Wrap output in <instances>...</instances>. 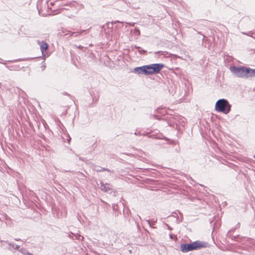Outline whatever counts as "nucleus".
<instances>
[{"mask_svg": "<svg viewBox=\"0 0 255 255\" xmlns=\"http://www.w3.org/2000/svg\"><path fill=\"white\" fill-rule=\"evenodd\" d=\"M3 242L7 244L8 247L7 249L11 252H13V250H17L20 248V245H18L14 243L9 242L8 241H4Z\"/></svg>", "mask_w": 255, "mask_h": 255, "instance_id": "nucleus-11", "label": "nucleus"}, {"mask_svg": "<svg viewBox=\"0 0 255 255\" xmlns=\"http://www.w3.org/2000/svg\"><path fill=\"white\" fill-rule=\"evenodd\" d=\"M230 71L236 77L247 79L249 77H255V69L244 66L231 65L230 68Z\"/></svg>", "mask_w": 255, "mask_h": 255, "instance_id": "nucleus-1", "label": "nucleus"}, {"mask_svg": "<svg viewBox=\"0 0 255 255\" xmlns=\"http://www.w3.org/2000/svg\"><path fill=\"white\" fill-rule=\"evenodd\" d=\"M254 158L255 159V155H254Z\"/></svg>", "mask_w": 255, "mask_h": 255, "instance_id": "nucleus-58", "label": "nucleus"}, {"mask_svg": "<svg viewBox=\"0 0 255 255\" xmlns=\"http://www.w3.org/2000/svg\"><path fill=\"white\" fill-rule=\"evenodd\" d=\"M25 255H33L32 253L27 251Z\"/></svg>", "mask_w": 255, "mask_h": 255, "instance_id": "nucleus-40", "label": "nucleus"}, {"mask_svg": "<svg viewBox=\"0 0 255 255\" xmlns=\"http://www.w3.org/2000/svg\"><path fill=\"white\" fill-rule=\"evenodd\" d=\"M231 107L232 105L227 99H220L216 102L215 110L218 112L227 115L231 111Z\"/></svg>", "mask_w": 255, "mask_h": 255, "instance_id": "nucleus-2", "label": "nucleus"}, {"mask_svg": "<svg viewBox=\"0 0 255 255\" xmlns=\"http://www.w3.org/2000/svg\"><path fill=\"white\" fill-rule=\"evenodd\" d=\"M169 92L170 94H172V93H173V92H171V91H170V90H169Z\"/></svg>", "mask_w": 255, "mask_h": 255, "instance_id": "nucleus-50", "label": "nucleus"}, {"mask_svg": "<svg viewBox=\"0 0 255 255\" xmlns=\"http://www.w3.org/2000/svg\"><path fill=\"white\" fill-rule=\"evenodd\" d=\"M79 159H80V160H82V161H84V159H83V158L81 157H79Z\"/></svg>", "mask_w": 255, "mask_h": 255, "instance_id": "nucleus-46", "label": "nucleus"}, {"mask_svg": "<svg viewBox=\"0 0 255 255\" xmlns=\"http://www.w3.org/2000/svg\"><path fill=\"white\" fill-rule=\"evenodd\" d=\"M153 117L155 119L159 121H162L163 122H165L166 124H167L168 126L174 128V124L173 123V122L169 120V119H168L167 118H162L159 115H153Z\"/></svg>", "mask_w": 255, "mask_h": 255, "instance_id": "nucleus-10", "label": "nucleus"}, {"mask_svg": "<svg viewBox=\"0 0 255 255\" xmlns=\"http://www.w3.org/2000/svg\"><path fill=\"white\" fill-rule=\"evenodd\" d=\"M75 239L79 240V241L80 240L82 241L84 239V237L80 235H75Z\"/></svg>", "mask_w": 255, "mask_h": 255, "instance_id": "nucleus-30", "label": "nucleus"}, {"mask_svg": "<svg viewBox=\"0 0 255 255\" xmlns=\"http://www.w3.org/2000/svg\"><path fill=\"white\" fill-rule=\"evenodd\" d=\"M145 221L147 223L150 228L153 229L155 228V227L153 226L154 225L150 223V220H146Z\"/></svg>", "mask_w": 255, "mask_h": 255, "instance_id": "nucleus-31", "label": "nucleus"}, {"mask_svg": "<svg viewBox=\"0 0 255 255\" xmlns=\"http://www.w3.org/2000/svg\"><path fill=\"white\" fill-rule=\"evenodd\" d=\"M150 221L151 224L154 225L157 222V219L155 220L154 219H152L151 220H150Z\"/></svg>", "mask_w": 255, "mask_h": 255, "instance_id": "nucleus-35", "label": "nucleus"}, {"mask_svg": "<svg viewBox=\"0 0 255 255\" xmlns=\"http://www.w3.org/2000/svg\"><path fill=\"white\" fill-rule=\"evenodd\" d=\"M83 47L82 46H81L80 45L79 47H78V48L79 49H82Z\"/></svg>", "mask_w": 255, "mask_h": 255, "instance_id": "nucleus-48", "label": "nucleus"}, {"mask_svg": "<svg viewBox=\"0 0 255 255\" xmlns=\"http://www.w3.org/2000/svg\"><path fill=\"white\" fill-rule=\"evenodd\" d=\"M116 22H119V21H114V22H108L106 23V25H107V28L108 29H113V25L114 23H116Z\"/></svg>", "mask_w": 255, "mask_h": 255, "instance_id": "nucleus-22", "label": "nucleus"}, {"mask_svg": "<svg viewBox=\"0 0 255 255\" xmlns=\"http://www.w3.org/2000/svg\"><path fill=\"white\" fill-rule=\"evenodd\" d=\"M76 2L74 1H69V2H66L65 4H64V5L68 6L70 7L76 6Z\"/></svg>", "mask_w": 255, "mask_h": 255, "instance_id": "nucleus-23", "label": "nucleus"}, {"mask_svg": "<svg viewBox=\"0 0 255 255\" xmlns=\"http://www.w3.org/2000/svg\"><path fill=\"white\" fill-rule=\"evenodd\" d=\"M58 126L60 127V128H62V127L64 128V126L63 125V124L60 122V121H58Z\"/></svg>", "mask_w": 255, "mask_h": 255, "instance_id": "nucleus-36", "label": "nucleus"}, {"mask_svg": "<svg viewBox=\"0 0 255 255\" xmlns=\"http://www.w3.org/2000/svg\"><path fill=\"white\" fill-rule=\"evenodd\" d=\"M50 4L51 5H53L54 4V2H51Z\"/></svg>", "mask_w": 255, "mask_h": 255, "instance_id": "nucleus-47", "label": "nucleus"}, {"mask_svg": "<svg viewBox=\"0 0 255 255\" xmlns=\"http://www.w3.org/2000/svg\"><path fill=\"white\" fill-rule=\"evenodd\" d=\"M135 135H140V133L139 131L138 132H135L134 133Z\"/></svg>", "mask_w": 255, "mask_h": 255, "instance_id": "nucleus-42", "label": "nucleus"}, {"mask_svg": "<svg viewBox=\"0 0 255 255\" xmlns=\"http://www.w3.org/2000/svg\"><path fill=\"white\" fill-rule=\"evenodd\" d=\"M118 205L113 204V210L115 211L114 214L116 216H118L119 215L121 214V212L118 211Z\"/></svg>", "mask_w": 255, "mask_h": 255, "instance_id": "nucleus-19", "label": "nucleus"}, {"mask_svg": "<svg viewBox=\"0 0 255 255\" xmlns=\"http://www.w3.org/2000/svg\"><path fill=\"white\" fill-rule=\"evenodd\" d=\"M92 167L94 170L97 172H101L103 171L111 172V170L109 169L96 165L94 163H92Z\"/></svg>", "mask_w": 255, "mask_h": 255, "instance_id": "nucleus-13", "label": "nucleus"}, {"mask_svg": "<svg viewBox=\"0 0 255 255\" xmlns=\"http://www.w3.org/2000/svg\"><path fill=\"white\" fill-rule=\"evenodd\" d=\"M0 60H2V59L0 58ZM0 63H1L2 62L1 61H0Z\"/></svg>", "mask_w": 255, "mask_h": 255, "instance_id": "nucleus-52", "label": "nucleus"}, {"mask_svg": "<svg viewBox=\"0 0 255 255\" xmlns=\"http://www.w3.org/2000/svg\"><path fill=\"white\" fill-rule=\"evenodd\" d=\"M252 37L255 39V31H254L253 36H252Z\"/></svg>", "mask_w": 255, "mask_h": 255, "instance_id": "nucleus-44", "label": "nucleus"}, {"mask_svg": "<svg viewBox=\"0 0 255 255\" xmlns=\"http://www.w3.org/2000/svg\"><path fill=\"white\" fill-rule=\"evenodd\" d=\"M90 94H91V96H92V97L93 101H94L95 97H93V96H92V94H91V93H90Z\"/></svg>", "mask_w": 255, "mask_h": 255, "instance_id": "nucleus-45", "label": "nucleus"}, {"mask_svg": "<svg viewBox=\"0 0 255 255\" xmlns=\"http://www.w3.org/2000/svg\"><path fill=\"white\" fill-rule=\"evenodd\" d=\"M2 219L0 217V221H2Z\"/></svg>", "mask_w": 255, "mask_h": 255, "instance_id": "nucleus-53", "label": "nucleus"}, {"mask_svg": "<svg viewBox=\"0 0 255 255\" xmlns=\"http://www.w3.org/2000/svg\"><path fill=\"white\" fill-rule=\"evenodd\" d=\"M90 28H91V27L87 29L80 30L75 32L76 34L75 35V37L81 35L83 33H85V34L88 33L89 32Z\"/></svg>", "mask_w": 255, "mask_h": 255, "instance_id": "nucleus-17", "label": "nucleus"}, {"mask_svg": "<svg viewBox=\"0 0 255 255\" xmlns=\"http://www.w3.org/2000/svg\"><path fill=\"white\" fill-rule=\"evenodd\" d=\"M36 57L31 58V59H35Z\"/></svg>", "mask_w": 255, "mask_h": 255, "instance_id": "nucleus-54", "label": "nucleus"}, {"mask_svg": "<svg viewBox=\"0 0 255 255\" xmlns=\"http://www.w3.org/2000/svg\"><path fill=\"white\" fill-rule=\"evenodd\" d=\"M95 100H96V102H97L98 101V99H96Z\"/></svg>", "mask_w": 255, "mask_h": 255, "instance_id": "nucleus-55", "label": "nucleus"}, {"mask_svg": "<svg viewBox=\"0 0 255 255\" xmlns=\"http://www.w3.org/2000/svg\"><path fill=\"white\" fill-rule=\"evenodd\" d=\"M131 32L136 36L139 35L140 34V30L136 28H134L133 30H131Z\"/></svg>", "mask_w": 255, "mask_h": 255, "instance_id": "nucleus-25", "label": "nucleus"}, {"mask_svg": "<svg viewBox=\"0 0 255 255\" xmlns=\"http://www.w3.org/2000/svg\"><path fill=\"white\" fill-rule=\"evenodd\" d=\"M254 51L255 53V49H254Z\"/></svg>", "mask_w": 255, "mask_h": 255, "instance_id": "nucleus-57", "label": "nucleus"}, {"mask_svg": "<svg viewBox=\"0 0 255 255\" xmlns=\"http://www.w3.org/2000/svg\"><path fill=\"white\" fill-rule=\"evenodd\" d=\"M14 240L16 241H22V240L20 238H15Z\"/></svg>", "mask_w": 255, "mask_h": 255, "instance_id": "nucleus-39", "label": "nucleus"}, {"mask_svg": "<svg viewBox=\"0 0 255 255\" xmlns=\"http://www.w3.org/2000/svg\"><path fill=\"white\" fill-rule=\"evenodd\" d=\"M75 34H76V32H72V31H69V30H67L66 31V33H65L64 34L65 35H68L69 37L72 36H75Z\"/></svg>", "mask_w": 255, "mask_h": 255, "instance_id": "nucleus-27", "label": "nucleus"}, {"mask_svg": "<svg viewBox=\"0 0 255 255\" xmlns=\"http://www.w3.org/2000/svg\"><path fill=\"white\" fill-rule=\"evenodd\" d=\"M64 95H66V96H71V95H70L69 93H67V92H65L64 93Z\"/></svg>", "mask_w": 255, "mask_h": 255, "instance_id": "nucleus-41", "label": "nucleus"}, {"mask_svg": "<svg viewBox=\"0 0 255 255\" xmlns=\"http://www.w3.org/2000/svg\"><path fill=\"white\" fill-rule=\"evenodd\" d=\"M192 245L194 251L198 250L202 248H205L209 246V244L207 242H202L199 240L193 242Z\"/></svg>", "mask_w": 255, "mask_h": 255, "instance_id": "nucleus-6", "label": "nucleus"}, {"mask_svg": "<svg viewBox=\"0 0 255 255\" xmlns=\"http://www.w3.org/2000/svg\"><path fill=\"white\" fill-rule=\"evenodd\" d=\"M132 72L137 75H149L147 65L136 67L133 69Z\"/></svg>", "mask_w": 255, "mask_h": 255, "instance_id": "nucleus-5", "label": "nucleus"}, {"mask_svg": "<svg viewBox=\"0 0 255 255\" xmlns=\"http://www.w3.org/2000/svg\"><path fill=\"white\" fill-rule=\"evenodd\" d=\"M133 220H134L136 225L137 229L140 230V225L139 224V221L141 220L140 217L138 215H137L136 216L133 217Z\"/></svg>", "mask_w": 255, "mask_h": 255, "instance_id": "nucleus-16", "label": "nucleus"}, {"mask_svg": "<svg viewBox=\"0 0 255 255\" xmlns=\"http://www.w3.org/2000/svg\"><path fill=\"white\" fill-rule=\"evenodd\" d=\"M173 236H174V235H172V234H170V235H169V237H170V239H172V237H173Z\"/></svg>", "mask_w": 255, "mask_h": 255, "instance_id": "nucleus-43", "label": "nucleus"}, {"mask_svg": "<svg viewBox=\"0 0 255 255\" xmlns=\"http://www.w3.org/2000/svg\"><path fill=\"white\" fill-rule=\"evenodd\" d=\"M147 232L148 234H150L148 231H147Z\"/></svg>", "mask_w": 255, "mask_h": 255, "instance_id": "nucleus-56", "label": "nucleus"}, {"mask_svg": "<svg viewBox=\"0 0 255 255\" xmlns=\"http://www.w3.org/2000/svg\"><path fill=\"white\" fill-rule=\"evenodd\" d=\"M165 65L163 63H153L147 65L149 75L158 73Z\"/></svg>", "mask_w": 255, "mask_h": 255, "instance_id": "nucleus-3", "label": "nucleus"}, {"mask_svg": "<svg viewBox=\"0 0 255 255\" xmlns=\"http://www.w3.org/2000/svg\"><path fill=\"white\" fill-rule=\"evenodd\" d=\"M254 90H255V88L254 89Z\"/></svg>", "mask_w": 255, "mask_h": 255, "instance_id": "nucleus-59", "label": "nucleus"}, {"mask_svg": "<svg viewBox=\"0 0 255 255\" xmlns=\"http://www.w3.org/2000/svg\"><path fill=\"white\" fill-rule=\"evenodd\" d=\"M154 54L157 55L159 56L161 55H163L165 57H171L175 59L179 58V56L176 54H171L167 51H156L154 53Z\"/></svg>", "mask_w": 255, "mask_h": 255, "instance_id": "nucleus-8", "label": "nucleus"}, {"mask_svg": "<svg viewBox=\"0 0 255 255\" xmlns=\"http://www.w3.org/2000/svg\"><path fill=\"white\" fill-rule=\"evenodd\" d=\"M2 64L5 65V67L10 70H17V67L16 65H11L8 66L6 65L5 63H1Z\"/></svg>", "mask_w": 255, "mask_h": 255, "instance_id": "nucleus-21", "label": "nucleus"}, {"mask_svg": "<svg viewBox=\"0 0 255 255\" xmlns=\"http://www.w3.org/2000/svg\"><path fill=\"white\" fill-rule=\"evenodd\" d=\"M65 135L67 137V139L68 142L69 143H70L71 140V137L70 136L69 134L67 133L66 134H65Z\"/></svg>", "mask_w": 255, "mask_h": 255, "instance_id": "nucleus-33", "label": "nucleus"}, {"mask_svg": "<svg viewBox=\"0 0 255 255\" xmlns=\"http://www.w3.org/2000/svg\"><path fill=\"white\" fill-rule=\"evenodd\" d=\"M4 218H2L3 219H6V218L7 217V216L6 215H4Z\"/></svg>", "mask_w": 255, "mask_h": 255, "instance_id": "nucleus-49", "label": "nucleus"}, {"mask_svg": "<svg viewBox=\"0 0 255 255\" xmlns=\"http://www.w3.org/2000/svg\"><path fill=\"white\" fill-rule=\"evenodd\" d=\"M152 137H153V138H157V139H164V140L165 141H168L169 140V138L166 137H165V136H163L162 135V134H160L159 135H157V136H155V135L153 134L151 135Z\"/></svg>", "mask_w": 255, "mask_h": 255, "instance_id": "nucleus-20", "label": "nucleus"}, {"mask_svg": "<svg viewBox=\"0 0 255 255\" xmlns=\"http://www.w3.org/2000/svg\"><path fill=\"white\" fill-rule=\"evenodd\" d=\"M41 69V70L42 71H43L45 70V68H46V65L45 64H42L41 67H40Z\"/></svg>", "mask_w": 255, "mask_h": 255, "instance_id": "nucleus-37", "label": "nucleus"}, {"mask_svg": "<svg viewBox=\"0 0 255 255\" xmlns=\"http://www.w3.org/2000/svg\"><path fill=\"white\" fill-rule=\"evenodd\" d=\"M96 147V142H95L93 145H92V149H94L95 147Z\"/></svg>", "mask_w": 255, "mask_h": 255, "instance_id": "nucleus-38", "label": "nucleus"}, {"mask_svg": "<svg viewBox=\"0 0 255 255\" xmlns=\"http://www.w3.org/2000/svg\"><path fill=\"white\" fill-rule=\"evenodd\" d=\"M142 170L144 174L147 176H151L154 177L156 174L155 173V170L152 168H143Z\"/></svg>", "mask_w": 255, "mask_h": 255, "instance_id": "nucleus-12", "label": "nucleus"}, {"mask_svg": "<svg viewBox=\"0 0 255 255\" xmlns=\"http://www.w3.org/2000/svg\"><path fill=\"white\" fill-rule=\"evenodd\" d=\"M236 228L232 229L228 231L227 234V237L231 238L232 240L238 241L241 239V237L239 235L233 236L232 235V232H234Z\"/></svg>", "mask_w": 255, "mask_h": 255, "instance_id": "nucleus-14", "label": "nucleus"}, {"mask_svg": "<svg viewBox=\"0 0 255 255\" xmlns=\"http://www.w3.org/2000/svg\"><path fill=\"white\" fill-rule=\"evenodd\" d=\"M242 33L244 34V35H247L248 36L252 37V36H253L254 31H250L247 32H242Z\"/></svg>", "mask_w": 255, "mask_h": 255, "instance_id": "nucleus-28", "label": "nucleus"}, {"mask_svg": "<svg viewBox=\"0 0 255 255\" xmlns=\"http://www.w3.org/2000/svg\"><path fill=\"white\" fill-rule=\"evenodd\" d=\"M49 44L44 40H42L40 42V49L42 53V57L43 61L42 63L44 62L45 59L49 57L50 53L48 52Z\"/></svg>", "mask_w": 255, "mask_h": 255, "instance_id": "nucleus-4", "label": "nucleus"}, {"mask_svg": "<svg viewBox=\"0 0 255 255\" xmlns=\"http://www.w3.org/2000/svg\"><path fill=\"white\" fill-rule=\"evenodd\" d=\"M134 47L138 50V53L140 55H144V54H146L147 53V51H146L145 50L141 48L139 46H136V45H134Z\"/></svg>", "mask_w": 255, "mask_h": 255, "instance_id": "nucleus-18", "label": "nucleus"}, {"mask_svg": "<svg viewBox=\"0 0 255 255\" xmlns=\"http://www.w3.org/2000/svg\"><path fill=\"white\" fill-rule=\"evenodd\" d=\"M204 36L203 35V38H202V40L203 41V40H204Z\"/></svg>", "mask_w": 255, "mask_h": 255, "instance_id": "nucleus-51", "label": "nucleus"}, {"mask_svg": "<svg viewBox=\"0 0 255 255\" xmlns=\"http://www.w3.org/2000/svg\"><path fill=\"white\" fill-rule=\"evenodd\" d=\"M165 226L167 227V229L168 230H169V231L172 230V228L171 227H170L168 224H165Z\"/></svg>", "mask_w": 255, "mask_h": 255, "instance_id": "nucleus-34", "label": "nucleus"}, {"mask_svg": "<svg viewBox=\"0 0 255 255\" xmlns=\"http://www.w3.org/2000/svg\"><path fill=\"white\" fill-rule=\"evenodd\" d=\"M27 59H28V58H27V59L19 58V59L13 60H8V61H7V62H9V63H14V62H18V61H25V60H27Z\"/></svg>", "mask_w": 255, "mask_h": 255, "instance_id": "nucleus-26", "label": "nucleus"}, {"mask_svg": "<svg viewBox=\"0 0 255 255\" xmlns=\"http://www.w3.org/2000/svg\"><path fill=\"white\" fill-rule=\"evenodd\" d=\"M101 31H105L106 32V30L107 28L106 23L105 24H104L102 26H101Z\"/></svg>", "mask_w": 255, "mask_h": 255, "instance_id": "nucleus-32", "label": "nucleus"}, {"mask_svg": "<svg viewBox=\"0 0 255 255\" xmlns=\"http://www.w3.org/2000/svg\"><path fill=\"white\" fill-rule=\"evenodd\" d=\"M123 206H124L123 205ZM130 214H131V213H130V210L128 208L126 209L125 207H124V208H123V215L124 216V217L126 219H127L128 220L129 222L130 221V220L128 219V217L130 215Z\"/></svg>", "mask_w": 255, "mask_h": 255, "instance_id": "nucleus-15", "label": "nucleus"}, {"mask_svg": "<svg viewBox=\"0 0 255 255\" xmlns=\"http://www.w3.org/2000/svg\"><path fill=\"white\" fill-rule=\"evenodd\" d=\"M20 253H21L22 254L25 255L27 252L25 249L23 248H20L17 250Z\"/></svg>", "mask_w": 255, "mask_h": 255, "instance_id": "nucleus-29", "label": "nucleus"}, {"mask_svg": "<svg viewBox=\"0 0 255 255\" xmlns=\"http://www.w3.org/2000/svg\"><path fill=\"white\" fill-rule=\"evenodd\" d=\"M156 112L161 114H164V112L167 113L166 111L165 110L164 108H161L160 107L158 108L156 110Z\"/></svg>", "mask_w": 255, "mask_h": 255, "instance_id": "nucleus-24", "label": "nucleus"}, {"mask_svg": "<svg viewBox=\"0 0 255 255\" xmlns=\"http://www.w3.org/2000/svg\"><path fill=\"white\" fill-rule=\"evenodd\" d=\"M180 250L183 253L194 251L192 242L190 243H182L180 245Z\"/></svg>", "mask_w": 255, "mask_h": 255, "instance_id": "nucleus-7", "label": "nucleus"}, {"mask_svg": "<svg viewBox=\"0 0 255 255\" xmlns=\"http://www.w3.org/2000/svg\"><path fill=\"white\" fill-rule=\"evenodd\" d=\"M100 183L101 185L100 189L103 192H108L110 191L113 190L112 186L110 184L108 183H104L102 180L100 181Z\"/></svg>", "mask_w": 255, "mask_h": 255, "instance_id": "nucleus-9", "label": "nucleus"}]
</instances>
